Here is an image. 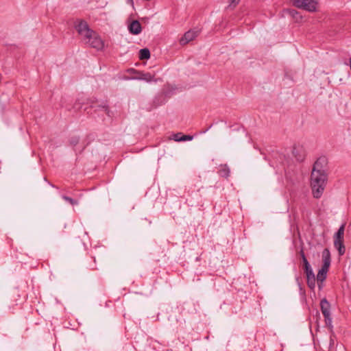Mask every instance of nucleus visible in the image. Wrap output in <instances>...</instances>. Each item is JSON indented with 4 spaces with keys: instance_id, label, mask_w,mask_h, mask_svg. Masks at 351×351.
Returning <instances> with one entry per match:
<instances>
[{
    "instance_id": "nucleus-1",
    "label": "nucleus",
    "mask_w": 351,
    "mask_h": 351,
    "mask_svg": "<svg viewBox=\"0 0 351 351\" xmlns=\"http://www.w3.org/2000/svg\"><path fill=\"white\" fill-rule=\"evenodd\" d=\"M325 158L317 159L314 165L311 175V186L313 195L319 199L322 197L328 180V176L324 168Z\"/></svg>"
},
{
    "instance_id": "nucleus-2",
    "label": "nucleus",
    "mask_w": 351,
    "mask_h": 351,
    "mask_svg": "<svg viewBox=\"0 0 351 351\" xmlns=\"http://www.w3.org/2000/svg\"><path fill=\"white\" fill-rule=\"evenodd\" d=\"M322 266L317 274V280L318 282H324L326 278V275L330 266L331 258L330 252L328 248H325L322 254Z\"/></svg>"
},
{
    "instance_id": "nucleus-3",
    "label": "nucleus",
    "mask_w": 351,
    "mask_h": 351,
    "mask_svg": "<svg viewBox=\"0 0 351 351\" xmlns=\"http://www.w3.org/2000/svg\"><path fill=\"white\" fill-rule=\"evenodd\" d=\"M74 28L83 40L93 34V30L89 27L87 22L82 19H77L75 21Z\"/></svg>"
},
{
    "instance_id": "nucleus-4",
    "label": "nucleus",
    "mask_w": 351,
    "mask_h": 351,
    "mask_svg": "<svg viewBox=\"0 0 351 351\" xmlns=\"http://www.w3.org/2000/svg\"><path fill=\"white\" fill-rule=\"evenodd\" d=\"M318 0H293V5L298 8L305 10L310 12L317 10Z\"/></svg>"
},
{
    "instance_id": "nucleus-5",
    "label": "nucleus",
    "mask_w": 351,
    "mask_h": 351,
    "mask_svg": "<svg viewBox=\"0 0 351 351\" xmlns=\"http://www.w3.org/2000/svg\"><path fill=\"white\" fill-rule=\"evenodd\" d=\"M84 41L86 44H88L91 47L97 50L102 49L104 46V41L95 31H93V34H91L90 36L85 38Z\"/></svg>"
},
{
    "instance_id": "nucleus-6",
    "label": "nucleus",
    "mask_w": 351,
    "mask_h": 351,
    "mask_svg": "<svg viewBox=\"0 0 351 351\" xmlns=\"http://www.w3.org/2000/svg\"><path fill=\"white\" fill-rule=\"evenodd\" d=\"M322 313L325 318L326 322H331L330 308V305L326 299L324 298L320 302Z\"/></svg>"
},
{
    "instance_id": "nucleus-7",
    "label": "nucleus",
    "mask_w": 351,
    "mask_h": 351,
    "mask_svg": "<svg viewBox=\"0 0 351 351\" xmlns=\"http://www.w3.org/2000/svg\"><path fill=\"white\" fill-rule=\"evenodd\" d=\"M198 35L197 31L189 30L186 32L184 36L180 38V43L182 45H185L190 41L194 40Z\"/></svg>"
},
{
    "instance_id": "nucleus-8",
    "label": "nucleus",
    "mask_w": 351,
    "mask_h": 351,
    "mask_svg": "<svg viewBox=\"0 0 351 351\" xmlns=\"http://www.w3.org/2000/svg\"><path fill=\"white\" fill-rule=\"evenodd\" d=\"M128 31L131 34L133 35L139 34L142 31V27L139 21L137 20L132 21L128 25Z\"/></svg>"
},
{
    "instance_id": "nucleus-9",
    "label": "nucleus",
    "mask_w": 351,
    "mask_h": 351,
    "mask_svg": "<svg viewBox=\"0 0 351 351\" xmlns=\"http://www.w3.org/2000/svg\"><path fill=\"white\" fill-rule=\"evenodd\" d=\"M306 275L307 285L311 289L315 286V276L312 269L304 271Z\"/></svg>"
},
{
    "instance_id": "nucleus-10",
    "label": "nucleus",
    "mask_w": 351,
    "mask_h": 351,
    "mask_svg": "<svg viewBox=\"0 0 351 351\" xmlns=\"http://www.w3.org/2000/svg\"><path fill=\"white\" fill-rule=\"evenodd\" d=\"M154 75L150 73L139 72L138 76L134 77V79L144 80L147 82H150L154 80Z\"/></svg>"
},
{
    "instance_id": "nucleus-11",
    "label": "nucleus",
    "mask_w": 351,
    "mask_h": 351,
    "mask_svg": "<svg viewBox=\"0 0 351 351\" xmlns=\"http://www.w3.org/2000/svg\"><path fill=\"white\" fill-rule=\"evenodd\" d=\"M193 139V136L191 135H184L181 132H178L174 134L173 136V140L177 142L180 141H192Z\"/></svg>"
},
{
    "instance_id": "nucleus-12",
    "label": "nucleus",
    "mask_w": 351,
    "mask_h": 351,
    "mask_svg": "<svg viewBox=\"0 0 351 351\" xmlns=\"http://www.w3.org/2000/svg\"><path fill=\"white\" fill-rule=\"evenodd\" d=\"M302 148H300V147H294L293 149V154L294 155V156L295 157V158L299 160V161H302L303 160L304 158V154H300V152H302Z\"/></svg>"
},
{
    "instance_id": "nucleus-13",
    "label": "nucleus",
    "mask_w": 351,
    "mask_h": 351,
    "mask_svg": "<svg viewBox=\"0 0 351 351\" xmlns=\"http://www.w3.org/2000/svg\"><path fill=\"white\" fill-rule=\"evenodd\" d=\"M150 58V51L148 49H141L139 51V59L140 60H147Z\"/></svg>"
},
{
    "instance_id": "nucleus-14",
    "label": "nucleus",
    "mask_w": 351,
    "mask_h": 351,
    "mask_svg": "<svg viewBox=\"0 0 351 351\" xmlns=\"http://www.w3.org/2000/svg\"><path fill=\"white\" fill-rule=\"evenodd\" d=\"M219 173L221 176L228 178L230 176V169L226 165H221L219 170Z\"/></svg>"
},
{
    "instance_id": "nucleus-15",
    "label": "nucleus",
    "mask_w": 351,
    "mask_h": 351,
    "mask_svg": "<svg viewBox=\"0 0 351 351\" xmlns=\"http://www.w3.org/2000/svg\"><path fill=\"white\" fill-rule=\"evenodd\" d=\"M345 225L343 224L340 226L338 231L335 234V239H343Z\"/></svg>"
},
{
    "instance_id": "nucleus-16",
    "label": "nucleus",
    "mask_w": 351,
    "mask_h": 351,
    "mask_svg": "<svg viewBox=\"0 0 351 351\" xmlns=\"http://www.w3.org/2000/svg\"><path fill=\"white\" fill-rule=\"evenodd\" d=\"M62 198L65 200L66 202H69V204H71V205H77L78 204V202L71 197H69L68 196H66V195H62Z\"/></svg>"
},
{
    "instance_id": "nucleus-17",
    "label": "nucleus",
    "mask_w": 351,
    "mask_h": 351,
    "mask_svg": "<svg viewBox=\"0 0 351 351\" xmlns=\"http://www.w3.org/2000/svg\"><path fill=\"white\" fill-rule=\"evenodd\" d=\"M302 262H303V265H304V271L312 269L306 257H304V259H302Z\"/></svg>"
},
{
    "instance_id": "nucleus-18",
    "label": "nucleus",
    "mask_w": 351,
    "mask_h": 351,
    "mask_svg": "<svg viewBox=\"0 0 351 351\" xmlns=\"http://www.w3.org/2000/svg\"><path fill=\"white\" fill-rule=\"evenodd\" d=\"M334 245L336 248L343 246V239H334Z\"/></svg>"
},
{
    "instance_id": "nucleus-19",
    "label": "nucleus",
    "mask_w": 351,
    "mask_h": 351,
    "mask_svg": "<svg viewBox=\"0 0 351 351\" xmlns=\"http://www.w3.org/2000/svg\"><path fill=\"white\" fill-rule=\"evenodd\" d=\"M240 0H230L229 7L234 8L239 4Z\"/></svg>"
},
{
    "instance_id": "nucleus-20",
    "label": "nucleus",
    "mask_w": 351,
    "mask_h": 351,
    "mask_svg": "<svg viewBox=\"0 0 351 351\" xmlns=\"http://www.w3.org/2000/svg\"><path fill=\"white\" fill-rule=\"evenodd\" d=\"M338 252H339V254L340 255H343L344 253H345V251H346V249H345V246H341V247H339L337 248Z\"/></svg>"
},
{
    "instance_id": "nucleus-21",
    "label": "nucleus",
    "mask_w": 351,
    "mask_h": 351,
    "mask_svg": "<svg viewBox=\"0 0 351 351\" xmlns=\"http://www.w3.org/2000/svg\"><path fill=\"white\" fill-rule=\"evenodd\" d=\"M300 256L302 258V260L304 259V257H306L305 254H304V252L303 251V250H301L300 252Z\"/></svg>"
},
{
    "instance_id": "nucleus-22",
    "label": "nucleus",
    "mask_w": 351,
    "mask_h": 351,
    "mask_svg": "<svg viewBox=\"0 0 351 351\" xmlns=\"http://www.w3.org/2000/svg\"><path fill=\"white\" fill-rule=\"evenodd\" d=\"M103 108H104V111L106 112V114H107L108 116H110V114H109V110H108V107H107V106H103Z\"/></svg>"
},
{
    "instance_id": "nucleus-23",
    "label": "nucleus",
    "mask_w": 351,
    "mask_h": 351,
    "mask_svg": "<svg viewBox=\"0 0 351 351\" xmlns=\"http://www.w3.org/2000/svg\"><path fill=\"white\" fill-rule=\"evenodd\" d=\"M291 14H292L293 15H294L295 14H298V12H297V11H295V10H292V11H291Z\"/></svg>"
},
{
    "instance_id": "nucleus-24",
    "label": "nucleus",
    "mask_w": 351,
    "mask_h": 351,
    "mask_svg": "<svg viewBox=\"0 0 351 351\" xmlns=\"http://www.w3.org/2000/svg\"><path fill=\"white\" fill-rule=\"evenodd\" d=\"M211 128V125H210L208 129H206V130H204V131L201 132V133H205V132H206L208 130V129H209V128Z\"/></svg>"
},
{
    "instance_id": "nucleus-25",
    "label": "nucleus",
    "mask_w": 351,
    "mask_h": 351,
    "mask_svg": "<svg viewBox=\"0 0 351 351\" xmlns=\"http://www.w3.org/2000/svg\"><path fill=\"white\" fill-rule=\"evenodd\" d=\"M97 269V268H96V267H91V269H92V270H95V269Z\"/></svg>"
},
{
    "instance_id": "nucleus-26",
    "label": "nucleus",
    "mask_w": 351,
    "mask_h": 351,
    "mask_svg": "<svg viewBox=\"0 0 351 351\" xmlns=\"http://www.w3.org/2000/svg\"><path fill=\"white\" fill-rule=\"evenodd\" d=\"M73 143H74L75 144L77 143V140L76 141H73Z\"/></svg>"
},
{
    "instance_id": "nucleus-27",
    "label": "nucleus",
    "mask_w": 351,
    "mask_h": 351,
    "mask_svg": "<svg viewBox=\"0 0 351 351\" xmlns=\"http://www.w3.org/2000/svg\"><path fill=\"white\" fill-rule=\"evenodd\" d=\"M73 143H74L75 144L77 143V140L76 141H73Z\"/></svg>"
}]
</instances>
